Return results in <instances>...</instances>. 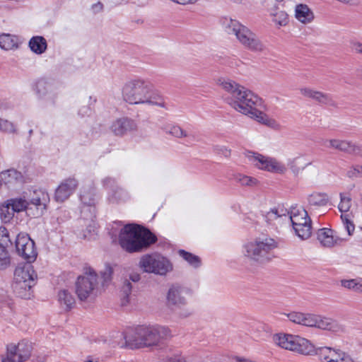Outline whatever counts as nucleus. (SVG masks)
Returning <instances> with one entry per match:
<instances>
[{"label": "nucleus", "instance_id": "obj_1", "mask_svg": "<svg viewBox=\"0 0 362 362\" xmlns=\"http://www.w3.org/2000/svg\"><path fill=\"white\" fill-rule=\"evenodd\" d=\"M15 247L17 254L27 262H34L37 253L35 242L26 233H19L15 237L13 245L8 230L0 227V269L6 268L10 264L8 251Z\"/></svg>", "mask_w": 362, "mask_h": 362}, {"label": "nucleus", "instance_id": "obj_2", "mask_svg": "<svg viewBox=\"0 0 362 362\" xmlns=\"http://www.w3.org/2000/svg\"><path fill=\"white\" fill-rule=\"evenodd\" d=\"M122 97L132 105L148 104L166 108L163 96L153 91V85L144 79L127 81L122 88Z\"/></svg>", "mask_w": 362, "mask_h": 362}, {"label": "nucleus", "instance_id": "obj_3", "mask_svg": "<svg viewBox=\"0 0 362 362\" xmlns=\"http://www.w3.org/2000/svg\"><path fill=\"white\" fill-rule=\"evenodd\" d=\"M157 241L156 236L148 228L137 224H127L120 231L119 243L128 252H138Z\"/></svg>", "mask_w": 362, "mask_h": 362}, {"label": "nucleus", "instance_id": "obj_4", "mask_svg": "<svg viewBox=\"0 0 362 362\" xmlns=\"http://www.w3.org/2000/svg\"><path fill=\"white\" fill-rule=\"evenodd\" d=\"M230 105L236 111L248 115L262 124L270 125L274 122L261 110L262 99L245 87L243 88L241 93L234 100L230 102Z\"/></svg>", "mask_w": 362, "mask_h": 362}, {"label": "nucleus", "instance_id": "obj_5", "mask_svg": "<svg viewBox=\"0 0 362 362\" xmlns=\"http://www.w3.org/2000/svg\"><path fill=\"white\" fill-rule=\"evenodd\" d=\"M168 329L161 326H139L134 332L125 334V344L131 349L157 345L166 337Z\"/></svg>", "mask_w": 362, "mask_h": 362}, {"label": "nucleus", "instance_id": "obj_6", "mask_svg": "<svg viewBox=\"0 0 362 362\" xmlns=\"http://www.w3.org/2000/svg\"><path fill=\"white\" fill-rule=\"evenodd\" d=\"M223 24L226 32L229 35H235L245 48L255 52H261L264 50L265 46L257 35L238 21L225 19Z\"/></svg>", "mask_w": 362, "mask_h": 362}, {"label": "nucleus", "instance_id": "obj_7", "mask_svg": "<svg viewBox=\"0 0 362 362\" xmlns=\"http://www.w3.org/2000/svg\"><path fill=\"white\" fill-rule=\"evenodd\" d=\"M277 247V242L269 237L258 238L244 246V254L250 259L264 263L274 257L273 250Z\"/></svg>", "mask_w": 362, "mask_h": 362}, {"label": "nucleus", "instance_id": "obj_8", "mask_svg": "<svg viewBox=\"0 0 362 362\" xmlns=\"http://www.w3.org/2000/svg\"><path fill=\"white\" fill-rule=\"evenodd\" d=\"M275 344L280 347L300 354L313 355L314 345L310 341L298 335L277 334L273 337Z\"/></svg>", "mask_w": 362, "mask_h": 362}, {"label": "nucleus", "instance_id": "obj_9", "mask_svg": "<svg viewBox=\"0 0 362 362\" xmlns=\"http://www.w3.org/2000/svg\"><path fill=\"white\" fill-rule=\"evenodd\" d=\"M139 268L146 273L165 275L173 269L170 261L158 253L146 254L140 258Z\"/></svg>", "mask_w": 362, "mask_h": 362}, {"label": "nucleus", "instance_id": "obj_10", "mask_svg": "<svg viewBox=\"0 0 362 362\" xmlns=\"http://www.w3.org/2000/svg\"><path fill=\"white\" fill-rule=\"evenodd\" d=\"M296 234L303 240L308 239L311 235V220L308 212L303 208L291 207L287 211Z\"/></svg>", "mask_w": 362, "mask_h": 362}, {"label": "nucleus", "instance_id": "obj_11", "mask_svg": "<svg viewBox=\"0 0 362 362\" xmlns=\"http://www.w3.org/2000/svg\"><path fill=\"white\" fill-rule=\"evenodd\" d=\"M98 276L96 273L89 269L84 275L79 276L76 281L75 289L78 298L81 301H85L95 296L98 285Z\"/></svg>", "mask_w": 362, "mask_h": 362}, {"label": "nucleus", "instance_id": "obj_12", "mask_svg": "<svg viewBox=\"0 0 362 362\" xmlns=\"http://www.w3.org/2000/svg\"><path fill=\"white\" fill-rule=\"evenodd\" d=\"M246 156L250 162L261 170L279 174H283L286 171V166L275 158L252 151H248Z\"/></svg>", "mask_w": 362, "mask_h": 362}, {"label": "nucleus", "instance_id": "obj_13", "mask_svg": "<svg viewBox=\"0 0 362 362\" xmlns=\"http://www.w3.org/2000/svg\"><path fill=\"white\" fill-rule=\"evenodd\" d=\"M32 344L26 340H22L18 344L7 345L6 357L2 358V362H25L32 352Z\"/></svg>", "mask_w": 362, "mask_h": 362}, {"label": "nucleus", "instance_id": "obj_14", "mask_svg": "<svg viewBox=\"0 0 362 362\" xmlns=\"http://www.w3.org/2000/svg\"><path fill=\"white\" fill-rule=\"evenodd\" d=\"M102 183L105 188L109 189L107 198L109 203L119 204L129 199L130 195L129 192L124 188L118 186L115 178L107 177L103 180Z\"/></svg>", "mask_w": 362, "mask_h": 362}, {"label": "nucleus", "instance_id": "obj_15", "mask_svg": "<svg viewBox=\"0 0 362 362\" xmlns=\"http://www.w3.org/2000/svg\"><path fill=\"white\" fill-rule=\"evenodd\" d=\"M303 325L332 332H337L340 329L339 325L335 320L313 313L305 314Z\"/></svg>", "mask_w": 362, "mask_h": 362}, {"label": "nucleus", "instance_id": "obj_16", "mask_svg": "<svg viewBox=\"0 0 362 362\" xmlns=\"http://www.w3.org/2000/svg\"><path fill=\"white\" fill-rule=\"evenodd\" d=\"M49 202V196L47 192L42 189L35 190L32 197L28 201V206L33 207L30 211L34 217L42 216L47 209Z\"/></svg>", "mask_w": 362, "mask_h": 362}, {"label": "nucleus", "instance_id": "obj_17", "mask_svg": "<svg viewBox=\"0 0 362 362\" xmlns=\"http://www.w3.org/2000/svg\"><path fill=\"white\" fill-rule=\"evenodd\" d=\"M325 146L350 155L362 157V145L351 141L329 139L325 141Z\"/></svg>", "mask_w": 362, "mask_h": 362}, {"label": "nucleus", "instance_id": "obj_18", "mask_svg": "<svg viewBox=\"0 0 362 362\" xmlns=\"http://www.w3.org/2000/svg\"><path fill=\"white\" fill-rule=\"evenodd\" d=\"M187 289L182 286L175 284L170 286L166 296V303L168 307L180 308L187 304L185 294Z\"/></svg>", "mask_w": 362, "mask_h": 362}, {"label": "nucleus", "instance_id": "obj_19", "mask_svg": "<svg viewBox=\"0 0 362 362\" xmlns=\"http://www.w3.org/2000/svg\"><path fill=\"white\" fill-rule=\"evenodd\" d=\"M78 182L74 177L63 180L55 190L54 199L58 202L66 200L76 189Z\"/></svg>", "mask_w": 362, "mask_h": 362}, {"label": "nucleus", "instance_id": "obj_20", "mask_svg": "<svg viewBox=\"0 0 362 362\" xmlns=\"http://www.w3.org/2000/svg\"><path fill=\"white\" fill-rule=\"evenodd\" d=\"M137 125L135 121L127 117L117 119L110 126L111 132L118 136H122L135 131Z\"/></svg>", "mask_w": 362, "mask_h": 362}, {"label": "nucleus", "instance_id": "obj_21", "mask_svg": "<svg viewBox=\"0 0 362 362\" xmlns=\"http://www.w3.org/2000/svg\"><path fill=\"white\" fill-rule=\"evenodd\" d=\"M35 90L40 98H44L47 103L54 105L57 93L53 91V85L45 78L39 79L35 83Z\"/></svg>", "mask_w": 362, "mask_h": 362}, {"label": "nucleus", "instance_id": "obj_22", "mask_svg": "<svg viewBox=\"0 0 362 362\" xmlns=\"http://www.w3.org/2000/svg\"><path fill=\"white\" fill-rule=\"evenodd\" d=\"M32 262L19 264L14 272L15 280L25 281L28 284H35L37 274L33 269Z\"/></svg>", "mask_w": 362, "mask_h": 362}, {"label": "nucleus", "instance_id": "obj_23", "mask_svg": "<svg viewBox=\"0 0 362 362\" xmlns=\"http://www.w3.org/2000/svg\"><path fill=\"white\" fill-rule=\"evenodd\" d=\"M344 353L340 349L323 346L317 349L314 347L313 355L317 356L320 362H337Z\"/></svg>", "mask_w": 362, "mask_h": 362}, {"label": "nucleus", "instance_id": "obj_24", "mask_svg": "<svg viewBox=\"0 0 362 362\" xmlns=\"http://www.w3.org/2000/svg\"><path fill=\"white\" fill-rule=\"evenodd\" d=\"M217 84L229 94V96L226 98V100L228 105H230L231 100H234L235 98L238 97V95L241 93V90L244 87L235 81L226 78H218Z\"/></svg>", "mask_w": 362, "mask_h": 362}, {"label": "nucleus", "instance_id": "obj_25", "mask_svg": "<svg viewBox=\"0 0 362 362\" xmlns=\"http://www.w3.org/2000/svg\"><path fill=\"white\" fill-rule=\"evenodd\" d=\"M300 93L306 97L314 100L321 105H327L335 106V102L329 94L313 90L310 88H303L300 89Z\"/></svg>", "mask_w": 362, "mask_h": 362}, {"label": "nucleus", "instance_id": "obj_26", "mask_svg": "<svg viewBox=\"0 0 362 362\" xmlns=\"http://www.w3.org/2000/svg\"><path fill=\"white\" fill-rule=\"evenodd\" d=\"M334 230L329 228H321L317 232V239L320 243L327 247H331L340 244L344 239L334 234Z\"/></svg>", "mask_w": 362, "mask_h": 362}, {"label": "nucleus", "instance_id": "obj_27", "mask_svg": "<svg viewBox=\"0 0 362 362\" xmlns=\"http://www.w3.org/2000/svg\"><path fill=\"white\" fill-rule=\"evenodd\" d=\"M141 279V275L138 273H132L129 274V279H125L121 289L122 298L121 303L122 306L127 305L129 300V295L132 290V282H138Z\"/></svg>", "mask_w": 362, "mask_h": 362}, {"label": "nucleus", "instance_id": "obj_28", "mask_svg": "<svg viewBox=\"0 0 362 362\" xmlns=\"http://www.w3.org/2000/svg\"><path fill=\"white\" fill-rule=\"evenodd\" d=\"M35 284H28L25 281L13 279L12 288L16 295L21 298H30L31 296V288Z\"/></svg>", "mask_w": 362, "mask_h": 362}, {"label": "nucleus", "instance_id": "obj_29", "mask_svg": "<svg viewBox=\"0 0 362 362\" xmlns=\"http://www.w3.org/2000/svg\"><path fill=\"white\" fill-rule=\"evenodd\" d=\"M296 18L301 23L306 24L314 19V13L305 4H298L296 7Z\"/></svg>", "mask_w": 362, "mask_h": 362}, {"label": "nucleus", "instance_id": "obj_30", "mask_svg": "<svg viewBox=\"0 0 362 362\" xmlns=\"http://www.w3.org/2000/svg\"><path fill=\"white\" fill-rule=\"evenodd\" d=\"M1 179L6 185L21 183L23 182L22 173L15 169H9L1 172Z\"/></svg>", "mask_w": 362, "mask_h": 362}, {"label": "nucleus", "instance_id": "obj_31", "mask_svg": "<svg viewBox=\"0 0 362 362\" xmlns=\"http://www.w3.org/2000/svg\"><path fill=\"white\" fill-rule=\"evenodd\" d=\"M28 45L31 51L37 54L44 53L47 47V40L42 36L33 37L30 40Z\"/></svg>", "mask_w": 362, "mask_h": 362}, {"label": "nucleus", "instance_id": "obj_32", "mask_svg": "<svg viewBox=\"0 0 362 362\" xmlns=\"http://www.w3.org/2000/svg\"><path fill=\"white\" fill-rule=\"evenodd\" d=\"M59 302L60 305L66 310L69 311L75 305V298L73 295L67 290H62L58 293Z\"/></svg>", "mask_w": 362, "mask_h": 362}, {"label": "nucleus", "instance_id": "obj_33", "mask_svg": "<svg viewBox=\"0 0 362 362\" xmlns=\"http://www.w3.org/2000/svg\"><path fill=\"white\" fill-rule=\"evenodd\" d=\"M8 202V204L11 206V209L16 212H21L23 211H27L28 213H30V211L33 210L32 206H28V201L23 198H12L6 200Z\"/></svg>", "mask_w": 362, "mask_h": 362}, {"label": "nucleus", "instance_id": "obj_34", "mask_svg": "<svg viewBox=\"0 0 362 362\" xmlns=\"http://www.w3.org/2000/svg\"><path fill=\"white\" fill-rule=\"evenodd\" d=\"M18 37L11 34L3 33L0 35V47L5 50L17 48Z\"/></svg>", "mask_w": 362, "mask_h": 362}, {"label": "nucleus", "instance_id": "obj_35", "mask_svg": "<svg viewBox=\"0 0 362 362\" xmlns=\"http://www.w3.org/2000/svg\"><path fill=\"white\" fill-rule=\"evenodd\" d=\"M166 133L176 138L187 137V142L190 145L192 144V141H196V137L194 134H188L178 125H172L168 130H166Z\"/></svg>", "mask_w": 362, "mask_h": 362}, {"label": "nucleus", "instance_id": "obj_36", "mask_svg": "<svg viewBox=\"0 0 362 362\" xmlns=\"http://www.w3.org/2000/svg\"><path fill=\"white\" fill-rule=\"evenodd\" d=\"M308 201L311 206H325L329 202V197L326 193L315 192L308 197Z\"/></svg>", "mask_w": 362, "mask_h": 362}, {"label": "nucleus", "instance_id": "obj_37", "mask_svg": "<svg viewBox=\"0 0 362 362\" xmlns=\"http://www.w3.org/2000/svg\"><path fill=\"white\" fill-rule=\"evenodd\" d=\"M15 212L7 201L0 205V218L4 223H10L14 216Z\"/></svg>", "mask_w": 362, "mask_h": 362}, {"label": "nucleus", "instance_id": "obj_38", "mask_svg": "<svg viewBox=\"0 0 362 362\" xmlns=\"http://www.w3.org/2000/svg\"><path fill=\"white\" fill-rule=\"evenodd\" d=\"M286 213L287 209H284L282 206H278L267 212V214L264 215V218L267 223L271 224L276 218L286 216Z\"/></svg>", "mask_w": 362, "mask_h": 362}, {"label": "nucleus", "instance_id": "obj_39", "mask_svg": "<svg viewBox=\"0 0 362 362\" xmlns=\"http://www.w3.org/2000/svg\"><path fill=\"white\" fill-rule=\"evenodd\" d=\"M178 254L182 257L189 265L194 268H198L201 266V259L197 255L187 252L184 250H180Z\"/></svg>", "mask_w": 362, "mask_h": 362}, {"label": "nucleus", "instance_id": "obj_40", "mask_svg": "<svg viewBox=\"0 0 362 362\" xmlns=\"http://www.w3.org/2000/svg\"><path fill=\"white\" fill-rule=\"evenodd\" d=\"M81 202L87 206L95 205V194L93 190L83 191L80 196Z\"/></svg>", "mask_w": 362, "mask_h": 362}, {"label": "nucleus", "instance_id": "obj_41", "mask_svg": "<svg viewBox=\"0 0 362 362\" xmlns=\"http://www.w3.org/2000/svg\"><path fill=\"white\" fill-rule=\"evenodd\" d=\"M234 180L243 186H253L257 182V179L242 174L235 175Z\"/></svg>", "mask_w": 362, "mask_h": 362}, {"label": "nucleus", "instance_id": "obj_42", "mask_svg": "<svg viewBox=\"0 0 362 362\" xmlns=\"http://www.w3.org/2000/svg\"><path fill=\"white\" fill-rule=\"evenodd\" d=\"M341 218L342 223L348 233V235L349 236L352 235L354 233V231L355 230V226H354L353 221H351V219L349 218V215L342 214L341 215Z\"/></svg>", "mask_w": 362, "mask_h": 362}, {"label": "nucleus", "instance_id": "obj_43", "mask_svg": "<svg viewBox=\"0 0 362 362\" xmlns=\"http://www.w3.org/2000/svg\"><path fill=\"white\" fill-rule=\"evenodd\" d=\"M340 203L338 206L339 210L341 212H347L351 206V199L350 197H346L344 194H340Z\"/></svg>", "mask_w": 362, "mask_h": 362}, {"label": "nucleus", "instance_id": "obj_44", "mask_svg": "<svg viewBox=\"0 0 362 362\" xmlns=\"http://www.w3.org/2000/svg\"><path fill=\"white\" fill-rule=\"evenodd\" d=\"M346 176L351 179L362 177V165L359 164L352 165L347 171Z\"/></svg>", "mask_w": 362, "mask_h": 362}, {"label": "nucleus", "instance_id": "obj_45", "mask_svg": "<svg viewBox=\"0 0 362 362\" xmlns=\"http://www.w3.org/2000/svg\"><path fill=\"white\" fill-rule=\"evenodd\" d=\"M305 314L300 312H291L287 314V317L291 322L303 325Z\"/></svg>", "mask_w": 362, "mask_h": 362}, {"label": "nucleus", "instance_id": "obj_46", "mask_svg": "<svg viewBox=\"0 0 362 362\" xmlns=\"http://www.w3.org/2000/svg\"><path fill=\"white\" fill-rule=\"evenodd\" d=\"M273 21L279 25H285L288 22V15L284 11H278L274 15Z\"/></svg>", "mask_w": 362, "mask_h": 362}, {"label": "nucleus", "instance_id": "obj_47", "mask_svg": "<svg viewBox=\"0 0 362 362\" xmlns=\"http://www.w3.org/2000/svg\"><path fill=\"white\" fill-rule=\"evenodd\" d=\"M0 131L8 133H15L16 130L14 124L11 122L0 118Z\"/></svg>", "mask_w": 362, "mask_h": 362}, {"label": "nucleus", "instance_id": "obj_48", "mask_svg": "<svg viewBox=\"0 0 362 362\" xmlns=\"http://www.w3.org/2000/svg\"><path fill=\"white\" fill-rule=\"evenodd\" d=\"M358 279H349V280H342L341 281V286L344 288L352 289L356 291H358Z\"/></svg>", "mask_w": 362, "mask_h": 362}, {"label": "nucleus", "instance_id": "obj_49", "mask_svg": "<svg viewBox=\"0 0 362 362\" xmlns=\"http://www.w3.org/2000/svg\"><path fill=\"white\" fill-rule=\"evenodd\" d=\"M297 161H298V159L294 158L292 160L289 161V163H288V166H289L290 169L296 175H298V173L305 168V167H302V168L298 167L297 165L298 164Z\"/></svg>", "mask_w": 362, "mask_h": 362}, {"label": "nucleus", "instance_id": "obj_50", "mask_svg": "<svg viewBox=\"0 0 362 362\" xmlns=\"http://www.w3.org/2000/svg\"><path fill=\"white\" fill-rule=\"evenodd\" d=\"M337 362H355V361L350 354L344 351Z\"/></svg>", "mask_w": 362, "mask_h": 362}, {"label": "nucleus", "instance_id": "obj_51", "mask_svg": "<svg viewBox=\"0 0 362 362\" xmlns=\"http://www.w3.org/2000/svg\"><path fill=\"white\" fill-rule=\"evenodd\" d=\"M337 1L339 2H341L342 4H346L349 6H358L360 4V0H337Z\"/></svg>", "mask_w": 362, "mask_h": 362}, {"label": "nucleus", "instance_id": "obj_52", "mask_svg": "<svg viewBox=\"0 0 362 362\" xmlns=\"http://www.w3.org/2000/svg\"><path fill=\"white\" fill-rule=\"evenodd\" d=\"M353 49L358 54H362V43L360 42H356L353 44L352 47Z\"/></svg>", "mask_w": 362, "mask_h": 362}, {"label": "nucleus", "instance_id": "obj_53", "mask_svg": "<svg viewBox=\"0 0 362 362\" xmlns=\"http://www.w3.org/2000/svg\"><path fill=\"white\" fill-rule=\"evenodd\" d=\"M91 113V110L89 107H83L79 110V114L83 117L85 115H90Z\"/></svg>", "mask_w": 362, "mask_h": 362}, {"label": "nucleus", "instance_id": "obj_54", "mask_svg": "<svg viewBox=\"0 0 362 362\" xmlns=\"http://www.w3.org/2000/svg\"><path fill=\"white\" fill-rule=\"evenodd\" d=\"M174 2H176L177 4H192L194 2L195 0H172Z\"/></svg>", "mask_w": 362, "mask_h": 362}, {"label": "nucleus", "instance_id": "obj_55", "mask_svg": "<svg viewBox=\"0 0 362 362\" xmlns=\"http://www.w3.org/2000/svg\"><path fill=\"white\" fill-rule=\"evenodd\" d=\"M103 5L100 2L93 5V9L95 12L101 11L103 9Z\"/></svg>", "mask_w": 362, "mask_h": 362}, {"label": "nucleus", "instance_id": "obj_56", "mask_svg": "<svg viewBox=\"0 0 362 362\" xmlns=\"http://www.w3.org/2000/svg\"><path fill=\"white\" fill-rule=\"evenodd\" d=\"M357 291L362 293V279H358V291Z\"/></svg>", "mask_w": 362, "mask_h": 362}, {"label": "nucleus", "instance_id": "obj_57", "mask_svg": "<svg viewBox=\"0 0 362 362\" xmlns=\"http://www.w3.org/2000/svg\"><path fill=\"white\" fill-rule=\"evenodd\" d=\"M238 362H252V361L249 359L242 358H237Z\"/></svg>", "mask_w": 362, "mask_h": 362}, {"label": "nucleus", "instance_id": "obj_58", "mask_svg": "<svg viewBox=\"0 0 362 362\" xmlns=\"http://www.w3.org/2000/svg\"><path fill=\"white\" fill-rule=\"evenodd\" d=\"M111 272H111L110 270H109V271H108V276H107V277H106V276H105L106 273H105V274H104V280H105V281H106L107 279H109V277H110V274H111Z\"/></svg>", "mask_w": 362, "mask_h": 362}, {"label": "nucleus", "instance_id": "obj_59", "mask_svg": "<svg viewBox=\"0 0 362 362\" xmlns=\"http://www.w3.org/2000/svg\"><path fill=\"white\" fill-rule=\"evenodd\" d=\"M225 151H226V153H225V156H228L230 154V151H228V149H226H226H225Z\"/></svg>", "mask_w": 362, "mask_h": 362}, {"label": "nucleus", "instance_id": "obj_60", "mask_svg": "<svg viewBox=\"0 0 362 362\" xmlns=\"http://www.w3.org/2000/svg\"><path fill=\"white\" fill-rule=\"evenodd\" d=\"M189 315H191V312H187V313H185V315H183L184 317H187L189 316Z\"/></svg>", "mask_w": 362, "mask_h": 362}, {"label": "nucleus", "instance_id": "obj_61", "mask_svg": "<svg viewBox=\"0 0 362 362\" xmlns=\"http://www.w3.org/2000/svg\"><path fill=\"white\" fill-rule=\"evenodd\" d=\"M33 129H30L29 131V135L31 136L33 134Z\"/></svg>", "mask_w": 362, "mask_h": 362}, {"label": "nucleus", "instance_id": "obj_62", "mask_svg": "<svg viewBox=\"0 0 362 362\" xmlns=\"http://www.w3.org/2000/svg\"><path fill=\"white\" fill-rule=\"evenodd\" d=\"M85 362H93V361H91V360H88V361H85Z\"/></svg>", "mask_w": 362, "mask_h": 362}, {"label": "nucleus", "instance_id": "obj_63", "mask_svg": "<svg viewBox=\"0 0 362 362\" xmlns=\"http://www.w3.org/2000/svg\"><path fill=\"white\" fill-rule=\"evenodd\" d=\"M278 2H281L283 0H276Z\"/></svg>", "mask_w": 362, "mask_h": 362}]
</instances>
